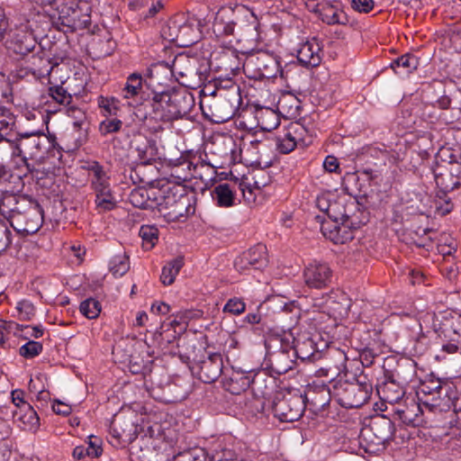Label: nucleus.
I'll return each mask as SVG.
<instances>
[{"mask_svg":"<svg viewBox=\"0 0 461 461\" xmlns=\"http://www.w3.org/2000/svg\"><path fill=\"white\" fill-rule=\"evenodd\" d=\"M79 311L87 319H95L101 312V305L97 300L88 298L80 303Z\"/></svg>","mask_w":461,"mask_h":461,"instance_id":"obj_47","label":"nucleus"},{"mask_svg":"<svg viewBox=\"0 0 461 461\" xmlns=\"http://www.w3.org/2000/svg\"><path fill=\"white\" fill-rule=\"evenodd\" d=\"M212 30L219 40L253 47L261 40L260 21L253 9L244 5L222 6L215 14Z\"/></svg>","mask_w":461,"mask_h":461,"instance_id":"obj_1","label":"nucleus"},{"mask_svg":"<svg viewBox=\"0 0 461 461\" xmlns=\"http://www.w3.org/2000/svg\"><path fill=\"white\" fill-rule=\"evenodd\" d=\"M151 114L155 120L171 122L190 113L194 105V96L186 91H168L164 85L149 87Z\"/></svg>","mask_w":461,"mask_h":461,"instance_id":"obj_3","label":"nucleus"},{"mask_svg":"<svg viewBox=\"0 0 461 461\" xmlns=\"http://www.w3.org/2000/svg\"><path fill=\"white\" fill-rule=\"evenodd\" d=\"M160 211L171 221H182L194 212L193 198L186 193L183 185H173L164 192L159 203Z\"/></svg>","mask_w":461,"mask_h":461,"instance_id":"obj_5","label":"nucleus"},{"mask_svg":"<svg viewBox=\"0 0 461 461\" xmlns=\"http://www.w3.org/2000/svg\"><path fill=\"white\" fill-rule=\"evenodd\" d=\"M213 95L214 98L209 103L201 104L204 115L215 123H222L231 119L241 104V95H238L235 89L230 90V93Z\"/></svg>","mask_w":461,"mask_h":461,"instance_id":"obj_8","label":"nucleus"},{"mask_svg":"<svg viewBox=\"0 0 461 461\" xmlns=\"http://www.w3.org/2000/svg\"><path fill=\"white\" fill-rule=\"evenodd\" d=\"M26 199L17 197L13 192L1 191L0 192V214L5 219L10 221L13 219V215L26 205Z\"/></svg>","mask_w":461,"mask_h":461,"instance_id":"obj_32","label":"nucleus"},{"mask_svg":"<svg viewBox=\"0 0 461 461\" xmlns=\"http://www.w3.org/2000/svg\"><path fill=\"white\" fill-rule=\"evenodd\" d=\"M305 129L298 124L292 123L284 133L283 136L277 138L276 146L279 152L288 154L293 151L300 143H305L303 134Z\"/></svg>","mask_w":461,"mask_h":461,"instance_id":"obj_27","label":"nucleus"},{"mask_svg":"<svg viewBox=\"0 0 461 461\" xmlns=\"http://www.w3.org/2000/svg\"><path fill=\"white\" fill-rule=\"evenodd\" d=\"M419 65L418 59L411 54H404L393 59L390 68L399 76H408L417 68Z\"/></svg>","mask_w":461,"mask_h":461,"instance_id":"obj_35","label":"nucleus"},{"mask_svg":"<svg viewBox=\"0 0 461 461\" xmlns=\"http://www.w3.org/2000/svg\"><path fill=\"white\" fill-rule=\"evenodd\" d=\"M372 392V384L364 376L363 379L357 378L355 382L337 383L333 394L340 406L353 409L363 406L369 400Z\"/></svg>","mask_w":461,"mask_h":461,"instance_id":"obj_6","label":"nucleus"},{"mask_svg":"<svg viewBox=\"0 0 461 461\" xmlns=\"http://www.w3.org/2000/svg\"><path fill=\"white\" fill-rule=\"evenodd\" d=\"M446 382L447 381L434 378L423 382L417 392L418 400L424 405V399L436 396V393H438L439 387Z\"/></svg>","mask_w":461,"mask_h":461,"instance_id":"obj_41","label":"nucleus"},{"mask_svg":"<svg viewBox=\"0 0 461 461\" xmlns=\"http://www.w3.org/2000/svg\"><path fill=\"white\" fill-rule=\"evenodd\" d=\"M216 89L212 92V95H220L221 93H230L232 89L236 90V94L240 95V86L230 78L221 80L215 84Z\"/></svg>","mask_w":461,"mask_h":461,"instance_id":"obj_54","label":"nucleus"},{"mask_svg":"<svg viewBox=\"0 0 461 461\" xmlns=\"http://www.w3.org/2000/svg\"><path fill=\"white\" fill-rule=\"evenodd\" d=\"M350 224L349 218L342 220L341 223L325 221L322 222L321 230L322 234L335 244H344L354 238L355 229Z\"/></svg>","mask_w":461,"mask_h":461,"instance_id":"obj_21","label":"nucleus"},{"mask_svg":"<svg viewBox=\"0 0 461 461\" xmlns=\"http://www.w3.org/2000/svg\"><path fill=\"white\" fill-rule=\"evenodd\" d=\"M247 66H251L262 78H274L278 75L285 77L279 58L268 51H259L247 60Z\"/></svg>","mask_w":461,"mask_h":461,"instance_id":"obj_14","label":"nucleus"},{"mask_svg":"<svg viewBox=\"0 0 461 461\" xmlns=\"http://www.w3.org/2000/svg\"><path fill=\"white\" fill-rule=\"evenodd\" d=\"M38 48L39 50L29 59L28 63L31 64L32 76L36 79H41L50 76L58 62L53 61L54 46L52 44L46 49L40 43Z\"/></svg>","mask_w":461,"mask_h":461,"instance_id":"obj_17","label":"nucleus"},{"mask_svg":"<svg viewBox=\"0 0 461 461\" xmlns=\"http://www.w3.org/2000/svg\"><path fill=\"white\" fill-rule=\"evenodd\" d=\"M110 272L115 277H121L130 269L129 258L125 254H118L113 257L109 263Z\"/></svg>","mask_w":461,"mask_h":461,"instance_id":"obj_43","label":"nucleus"},{"mask_svg":"<svg viewBox=\"0 0 461 461\" xmlns=\"http://www.w3.org/2000/svg\"><path fill=\"white\" fill-rule=\"evenodd\" d=\"M319 9L320 19L328 25H345L348 23V17L339 1H322Z\"/></svg>","mask_w":461,"mask_h":461,"instance_id":"obj_28","label":"nucleus"},{"mask_svg":"<svg viewBox=\"0 0 461 461\" xmlns=\"http://www.w3.org/2000/svg\"><path fill=\"white\" fill-rule=\"evenodd\" d=\"M14 418L23 424L24 429L34 430L40 425V419L37 412L31 405H24V409L22 410V411H15L14 412Z\"/></svg>","mask_w":461,"mask_h":461,"instance_id":"obj_37","label":"nucleus"},{"mask_svg":"<svg viewBox=\"0 0 461 461\" xmlns=\"http://www.w3.org/2000/svg\"><path fill=\"white\" fill-rule=\"evenodd\" d=\"M406 379L401 377L399 371L385 374V381L377 389L381 398L389 403H397L405 394L403 384Z\"/></svg>","mask_w":461,"mask_h":461,"instance_id":"obj_18","label":"nucleus"},{"mask_svg":"<svg viewBox=\"0 0 461 461\" xmlns=\"http://www.w3.org/2000/svg\"><path fill=\"white\" fill-rule=\"evenodd\" d=\"M230 455V452H222V453H216L215 455H212V456H209L207 452L202 448V447H194L193 448V461H218V458L221 456H226Z\"/></svg>","mask_w":461,"mask_h":461,"instance_id":"obj_55","label":"nucleus"},{"mask_svg":"<svg viewBox=\"0 0 461 461\" xmlns=\"http://www.w3.org/2000/svg\"><path fill=\"white\" fill-rule=\"evenodd\" d=\"M142 87V77L140 74H131L122 88V95L124 98H131L137 95Z\"/></svg>","mask_w":461,"mask_h":461,"instance_id":"obj_46","label":"nucleus"},{"mask_svg":"<svg viewBox=\"0 0 461 461\" xmlns=\"http://www.w3.org/2000/svg\"><path fill=\"white\" fill-rule=\"evenodd\" d=\"M305 408V400L301 393H287L281 398H276L273 403L274 415L283 422L298 420Z\"/></svg>","mask_w":461,"mask_h":461,"instance_id":"obj_11","label":"nucleus"},{"mask_svg":"<svg viewBox=\"0 0 461 461\" xmlns=\"http://www.w3.org/2000/svg\"><path fill=\"white\" fill-rule=\"evenodd\" d=\"M86 454L92 457H98L102 454L101 439L97 437L90 436Z\"/></svg>","mask_w":461,"mask_h":461,"instance_id":"obj_61","label":"nucleus"},{"mask_svg":"<svg viewBox=\"0 0 461 461\" xmlns=\"http://www.w3.org/2000/svg\"><path fill=\"white\" fill-rule=\"evenodd\" d=\"M14 171L11 173L10 177L14 180L22 182L23 178L32 172L33 167L28 163L26 155H17L12 153Z\"/></svg>","mask_w":461,"mask_h":461,"instance_id":"obj_38","label":"nucleus"},{"mask_svg":"<svg viewBox=\"0 0 461 461\" xmlns=\"http://www.w3.org/2000/svg\"><path fill=\"white\" fill-rule=\"evenodd\" d=\"M327 355L335 360V367L339 372H343L347 370V361L348 357L347 353L339 348H330L327 352Z\"/></svg>","mask_w":461,"mask_h":461,"instance_id":"obj_51","label":"nucleus"},{"mask_svg":"<svg viewBox=\"0 0 461 461\" xmlns=\"http://www.w3.org/2000/svg\"><path fill=\"white\" fill-rule=\"evenodd\" d=\"M351 7L358 13L367 14L375 7L374 0H351Z\"/></svg>","mask_w":461,"mask_h":461,"instance_id":"obj_62","label":"nucleus"},{"mask_svg":"<svg viewBox=\"0 0 461 461\" xmlns=\"http://www.w3.org/2000/svg\"><path fill=\"white\" fill-rule=\"evenodd\" d=\"M333 272L325 262H310L303 270V280L310 288L322 289L328 287L332 281Z\"/></svg>","mask_w":461,"mask_h":461,"instance_id":"obj_15","label":"nucleus"},{"mask_svg":"<svg viewBox=\"0 0 461 461\" xmlns=\"http://www.w3.org/2000/svg\"><path fill=\"white\" fill-rule=\"evenodd\" d=\"M179 15L170 19L161 29V36L164 40L178 46L179 39Z\"/></svg>","mask_w":461,"mask_h":461,"instance_id":"obj_44","label":"nucleus"},{"mask_svg":"<svg viewBox=\"0 0 461 461\" xmlns=\"http://www.w3.org/2000/svg\"><path fill=\"white\" fill-rule=\"evenodd\" d=\"M47 144V137L39 131L19 133L11 142L14 154L26 155L31 159L41 158Z\"/></svg>","mask_w":461,"mask_h":461,"instance_id":"obj_10","label":"nucleus"},{"mask_svg":"<svg viewBox=\"0 0 461 461\" xmlns=\"http://www.w3.org/2000/svg\"><path fill=\"white\" fill-rule=\"evenodd\" d=\"M17 311L19 312L20 318L25 321L31 320L35 313L33 304L26 300L21 301L17 303Z\"/></svg>","mask_w":461,"mask_h":461,"instance_id":"obj_58","label":"nucleus"},{"mask_svg":"<svg viewBox=\"0 0 461 461\" xmlns=\"http://www.w3.org/2000/svg\"><path fill=\"white\" fill-rule=\"evenodd\" d=\"M148 192L143 189H134L130 194V201L135 206L139 208H146L148 204Z\"/></svg>","mask_w":461,"mask_h":461,"instance_id":"obj_56","label":"nucleus"},{"mask_svg":"<svg viewBox=\"0 0 461 461\" xmlns=\"http://www.w3.org/2000/svg\"><path fill=\"white\" fill-rule=\"evenodd\" d=\"M110 432L112 436L123 442H131L137 438V428L130 420H122L116 417L111 423Z\"/></svg>","mask_w":461,"mask_h":461,"instance_id":"obj_33","label":"nucleus"},{"mask_svg":"<svg viewBox=\"0 0 461 461\" xmlns=\"http://www.w3.org/2000/svg\"><path fill=\"white\" fill-rule=\"evenodd\" d=\"M12 243V232L7 224L0 220V253L5 251Z\"/></svg>","mask_w":461,"mask_h":461,"instance_id":"obj_57","label":"nucleus"},{"mask_svg":"<svg viewBox=\"0 0 461 461\" xmlns=\"http://www.w3.org/2000/svg\"><path fill=\"white\" fill-rule=\"evenodd\" d=\"M290 347L295 358H300L302 361L315 362L322 356L321 350L312 337L301 336L294 341V345Z\"/></svg>","mask_w":461,"mask_h":461,"instance_id":"obj_26","label":"nucleus"},{"mask_svg":"<svg viewBox=\"0 0 461 461\" xmlns=\"http://www.w3.org/2000/svg\"><path fill=\"white\" fill-rule=\"evenodd\" d=\"M48 93L52 100L59 104L68 105L72 101V95L62 86H50Z\"/></svg>","mask_w":461,"mask_h":461,"instance_id":"obj_48","label":"nucleus"},{"mask_svg":"<svg viewBox=\"0 0 461 461\" xmlns=\"http://www.w3.org/2000/svg\"><path fill=\"white\" fill-rule=\"evenodd\" d=\"M43 223V211L41 207L32 202H26L23 208L13 215L10 225L19 233L34 234Z\"/></svg>","mask_w":461,"mask_h":461,"instance_id":"obj_9","label":"nucleus"},{"mask_svg":"<svg viewBox=\"0 0 461 461\" xmlns=\"http://www.w3.org/2000/svg\"><path fill=\"white\" fill-rule=\"evenodd\" d=\"M266 380L265 372L256 374L253 378L242 372H233L224 385L226 390L232 394H240L251 387L256 394L265 397L269 393V388L267 385L265 388L261 386Z\"/></svg>","mask_w":461,"mask_h":461,"instance_id":"obj_12","label":"nucleus"},{"mask_svg":"<svg viewBox=\"0 0 461 461\" xmlns=\"http://www.w3.org/2000/svg\"><path fill=\"white\" fill-rule=\"evenodd\" d=\"M448 177L451 179V184L445 183V176L443 174L436 175L435 179L437 185L445 190H455L461 185V161H452L449 163Z\"/></svg>","mask_w":461,"mask_h":461,"instance_id":"obj_34","label":"nucleus"},{"mask_svg":"<svg viewBox=\"0 0 461 461\" xmlns=\"http://www.w3.org/2000/svg\"><path fill=\"white\" fill-rule=\"evenodd\" d=\"M449 191L440 188V191L435 196V212L440 216H445L453 210L454 206L451 199L447 195V192Z\"/></svg>","mask_w":461,"mask_h":461,"instance_id":"obj_45","label":"nucleus"},{"mask_svg":"<svg viewBox=\"0 0 461 461\" xmlns=\"http://www.w3.org/2000/svg\"><path fill=\"white\" fill-rule=\"evenodd\" d=\"M43 350L41 342L30 340L19 348V354L25 358H33L39 356Z\"/></svg>","mask_w":461,"mask_h":461,"instance_id":"obj_50","label":"nucleus"},{"mask_svg":"<svg viewBox=\"0 0 461 461\" xmlns=\"http://www.w3.org/2000/svg\"><path fill=\"white\" fill-rule=\"evenodd\" d=\"M15 119L9 109L0 106V141L5 140L9 143L13 140L9 138L10 132L14 126Z\"/></svg>","mask_w":461,"mask_h":461,"instance_id":"obj_40","label":"nucleus"},{"mask_svg":"<svg viewBox=\"0 0 461 461\" xmlns=\"http://www.w3.org/2000/svg\"><path fill=\"white\" fill-rule=\"evenodd\" d=\"M459 393L456 386L450 381L446 382L439 387L436 396L424 399V407L429 411H447L453 409L456 399Z\"/></svg>","mask_w":461,"mask_h":461,"instance_id":"obj_16","label":"nucleus"},{"mask_svg":"<svg viewBox=\"0 0 461 461\" xmlns=\"http://www.w3.org/2000/svg\"><path fill=\"white\" fill-rule=\"evenodd\" d=\"M179 24L178 46L185 48L197 42L200 38V22L194 17L185 19L179 15Z\"/></svg>","mask_w":461,"mask_h":461,"instance_id":"obj_29","label":"nucleus"},{"mask_svg":"<svg viewBox=\"0 0 461 461\" xmlns=\"http://www.w3.org/2000/svg\"><path fill=\"white\" fill-rule=\"evenodd\" d=\"M341 208L342 206L340 203L337 202L331 203L327 212V215L331 220V222H336L349 218L345 212L340 211Z\"/></svg>","mask_w":461,"mask_h":461,"instance_id":"obj_59","label":"nucleus"},{"mask_svg":"<svg viewBox=\"0 0 461 461\" xmlns=\"http://www.w3.org/2000/svg\"><path fill=\"white\" fill-rule=\"evenodd\" d=\"M303 397L305 405H308L312 411L318 412L323 411L329 405L331 399V392L323 383L313 384L310 385Z\"/></svg>","mask_w":461,"mask_h":461,"instance_id":"obj_23","label":"nucleus"},{"mask_svg":"<svg viewBox=\"0 0 461 461\" xmlns=\"http://www.w3.org/2000/svg\"><path fill=\"white\" fill-rule=\"evenodd\" d=\"M342 186L350 196H366L369 180L366 176L362 177L356 172H349L344 176Z\"/></svg>","mask_w":461,"mask_h":461,"instance_id":"obj_31","label":"nucleus"},{"mask_svg":"<svg viewBox=\"0 0 461 461\" xmlns=\"http://www.w3.org/2000/svg\"><path fill=\"white\" fill-rule=\"evenodd\" d=\"M90 173V185L95 199V203L99 212L113 210L116 205V199L110 185V176L98 162L93 161L88 165Z\"/></svg>","mask_w":461,"mask_h":461,"instance_id":"obj_7","label":"nucleus"},{"mask_svg":"<svg viewBox=\"0 0 461 461\" xmlns=\"http://www.w3.org/2000/svg\"><path fill=\"white\" fill-rule=\"evenodd\" d=\"M66 113L68 117L72 118L73 126L75 129L82 130L88 125L86 113L76 106H69L67 108Z\"/></svg>","mask_w":461,"mask_h":461,"instance_id":"obj_49","label":"nucleus"},{"mask_svg":"<svg viewBox=\"0 0 461 461\" xmlns=\"http://www.w3.org/2000/svg\"><path fill=\"white\" fill-rule=\"evenodd\" d=\"M450 109L461 111V90L455 89L449 93Z\"/></svg>","mask_w":461,"mask_h":461,"instance_id":"obj_64","label":"nucleus"},{"mask_svg":"<svg viewBox=\"0 0 461 461\" xmlns=\"http://www.w3.org/2000/svg\"><path fill=\"white\" fill-rule=\"evenodd\" d=\"M394 431L393 422L385 415L377 414L371 418L368 427L362 430V435L373 444L384 446L393 439Z\"/></svg>","mask_w":461,"mask_h":461,"instance_id":"obj_13","label":"nucleus"},{"mask_svg":"<svg viewBox=\"0 0 461 461\" xmlns=\"http://www.w3.org/2000/svg\"><path fill=\"white\" fill-rule=\"evenodd\" d=\"M280 343V349L270 353L269 361L271 368L278 375L287 373L294 365V354L288 343L284 339H276Z\"/></svg>","mask_w":461,"mask_h":461,"instance_id":"obj_22","label":"nucleus"},{"mask_svg":"<svg viewBox=\"0 0 461 461\" xmlns=\"http://www.w3.org/2000/svg\"><path fill=\"white\" fill-rule=\"evenodd\" d=\"M321 45L317 38H312L300 45L297 59L305 68H314L321 62Z\"/></svg>","mask_w":461,"mask_h":461,"instance_id":"obj_24","label":"nucleus"},{"mask_svg":"<svg viewBox=\"0 0 461 461\" xmlns=\"http://www.w3.org/2000/svg\"><path fill=\"white\" fill-rule=\"evenodd\" d=\"M377 354L370 348L366 347L358 350V357L362 366L369 367L373 365Z\"/></svg>","mask_w":461,"mask_h":461,"instance_id":"obj_60","label":"nucleus"},{"mask_svg":"<svg viewBox=\"0 0 461 461\" xmlns=\"http://www.w3.org/2000/svg\"><path fill=\"white\" fill-rule=\"evenodd\" d=\"M139 235L142 240V247L149 250L158 240V229L155 225H142Z\"/></svg>","mask_w":461,"mask_h":461,"instance_id":"obj_42","label":"nucleus"},{"mask_svg":"<svg viewBox=\"0 0 461 461\" xmlns=\"http://www.w3.org/2000/svg\"><path fill=\"white\" fill-rule=\"evenodd\" d=\"M173 74L177 76V81L181 85L191 89L201 87L207 80L205 68L198 66L194 59L178 55L175 58L171 68L163 64H158L150 68L146 85L148 87L165 85L168 79L167 75Z\"/></svg>","mask_w":461,"mask_h":461,"instance_id":"obj_2","label":"nucleus"},{"mask_svg":"<svg viewBox=\"0 0 461 461\" xmlns=\"http://www.w3.org/2000/svg\"><path fill=\"white\" fill-rule=\"evenodd\" d=\"M246 310V303L242 299L238 297L230 298L227 301L223 307L224 312H229L233 315H240Z\"/></svg>","mask_w":461,"mask_h":461,"instance_id":"obj_52","label":"nucleus"},{"mask_svg":"<svg viewBox=\"0 0 461 461\" xmlns=\"http://www.w3.org/2000/svg\"><path fill=\"white\" fill-rule=\"evenodd\" d=\"M122 125V121L113 119L103 122L100 125V129L104 134H107L119 131Z\"/></svg>","mask_w":461,"mask_h":461,"instance_id":"obj_63","label":"nucleus"},{"mask_svg":"<svg viewBox=\"0 0 461 461\" xmlns=\"http://www.w3.org/2000/svg\"><path fill=\"white\" fill-rule=\"evenodd\" d=\"M423 408L425 407L420 401L417 402L413 398L407 397L404 405L396 407L394 413L403 423L416 426L421 421L420 414Z\"/></svg>","mask_w":461,"mask_h":461,"instance_id":"obj_30","label":"nucleus"},{"mask_svg":"<svg viewBox=\"0 0 461 461\" xmlns=\"http://www.w3.org/2000/svg\"><path fill=\"white\" fill-rule=\"evenodd\" d=\"M267 252V247L258 243L238 258L234 263L235 267L239 270L263 269L268 264Z\"/></svg>","mask_w":461,"mask_h":461,"instance_id":"obj_19","label":"nucleus"},{"mask_svg":"<svg viewBox=\"0 0 461 461\" xmlns=\"http://www.w3.org/2000/svg\"><path fill=\"white\" fill-rule=\"evenodd\" d=\"M36 45L37 41L32 32L19 29L11 31L6 41L8 50L21 57L33 51Z\"/></svg>","mask_w":461,"mask_h":461,"instance_id":"obj_20","label":"nucleus"},{"mask_svg":"<svg viewBox=\"0 0 461 461\" xmlns=\"http://www.w3.org/2000/svg\"><path fill=\"white\" fill-rule=\"evenodd\" d=\"M262 128L267 131L275 129L279 124V120L272 109L261 111Z\"/></svg>","mask_w":461,"mask_h":461,"instance_id":"obj_53","label":"nucleus"},{"mask_svg":"<svg viewBox=\"0 0 461 461\" xmlns=\"http://www.w3.org/2000/svg\"><path fill=\"white\" fill-rule=\"evenodd\" d=\"M57 22L75 32L87 28L91 23V5L86 0H55Z\"/></svg>","mask_w":461,"mask_h":461,"instance_id":"obj_4","label":"nucleus"},{"mask_svg":"<svg viewBox=\"0 0 461 461\" xmlns=\"http://www.w3.org/2000/svg\"><path fill=\"white\" fill-rule=\"evenodd\" d=\"M212 198L219 207H231L235 203V193L227 183L216 185L212 191Z\"/></svg>","mask_w":461,"mask_h":461,"instance_id":"obj_36","label":"nucleus"},{"mask_svg":"<svg viewBox=\"0 0 461 461\" xmlns=\"http://www.w3.org/2000/svg\"><path fill=\"white\" fill-rule=\"evenodd\" d=\"M183 266L184 258L182 257H177L165 265L160 276L162 284L164 285H172Z\"/></svg>","mask_w":461,"mask_h":461,"instance_id":"obj_39","label":"nucleus"},{"mask_svg":"<svg viewBox=\"0 0 461 461\" xmlns=\"http://www.w3.org/2000/svg\"><path fill=\"white\" fill-rule=\"evenodd\" d=\"M222 367L221 355L220 353L210 354L205 359L200 361L198 377L202 382L211 384L221 375Z\"/></svg>","mask_w":461,"mask_h":461,"instance_id":"obj_25","label":"nucleus"}]
</instances>
